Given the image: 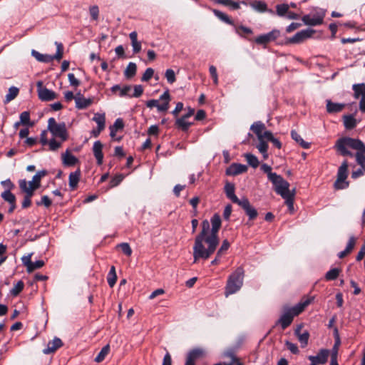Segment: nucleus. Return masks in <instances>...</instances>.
I'll use <instances>...</instances> for the list:
<instances>
[{
	"label": "nucleus",
	"instance_id": "obj_1",
	"mask_svg": "<svg viewBox=\"0 0 365 365\" xmlns=\"http://www.w3.org/2000/svg\"><path fill=\"white\" fill-rule=\"evenodd\" d=\"M222 224L219 214L215 213L210 222L204 220L201 223V232L196 236L193 246L194 263L200 259H207L215 251L218 244V232Z\"/></svg>",
	"mask_w": 365,
	"mask_h": 365
},
{
	"label": "nucleus",
	"instance_id": "obj_2",
	"mask_svg": "<svg viewBox=\"0 0 365 365\" xmlns=\"http://www.w3.org/2000/svg\"><path fill=\"white\" fill-rule=\"evenodd\" d=\"M334 148L342 156L355 157L357 164L365 170V145L361 140L341 138L336 140Z\"/></svg>",
	"mask_w": 365,
	"mask_h": 365
},
{
	"label": "nucleus",
	"instance_id": "obj_3",
	"mask_svg": "<svg viewBox=\"0 0 365 365\" xmlns=\"http://www.w3.org/2000/svg\"><path fill=\"white\" fill-rule=\"evenodd\" d=\"M269 180L274 185L275 192L285 200V203L290 211L294 210V197L295 190H289V183L279 175H272Z\"/></svg>",
	"mask_w": 365,
	"mask_h": 365
},
{
	"label": "nucleus",
	"instance_id": "obj_4",
	"mask_svg": "<svg viewBox=\"0 0 365 365\" xmlns=\"http://www.w3.org/2000/svg\"><path fill=\"white\" fill-rule=\"evenodd\" d=\"M312 301V299L308 298L292 307L284 308V312L278 319L277 324L281 325L282 329H285L292 324L294 317L302 312Z\"/></svg>",
	"mask_w": 365,
	"mask_h": 365
},
{
	"label": "nucleus",
	"instance_id": "obj_5",
	"mask_svg": "<svg viewBox=\"0 0 365 365\" xmlns=\"http://www.w3.org/2000/svg\"><path fill=\"white\" fill-rule=\"evenodd\" d=\"M243 277L244 270L242 267H238L229 276L225 292L226 297L233 294L240 289L243 284Z\"/></svg>",
	"mask_w": 365,
	"mask_h": 365
},
{
	"label": "nucleus",
	"instance_id": "obj_6",
	"mask_svg": "<svg viewBox=\"0 0 365 365\" xmlns=\"http://www.w3.org/2000/svg\"><path fill=\"white\" fill-rule=\"evenodd\" d=\"M48 130L53 137L59 138L61 142L66 141L68 138L66 123L63 122L57 123L53 118H50L48 120Z\"/></svg>",
	"mask_w": 365,
	"mask_h": 365
},
{
	"label": "nucleus",
	"instance_id": "obj_7",
	"mask_svg": "<svg viewBox=\"0 0 365 365\" xmlns=\"http://www.w3.org/2000/svg\"><path fill=\"white\" fill-rule=\"evenodd\" d=\"M170 95L168 90H166L160 96L159 100L151 99L146 102V106L150 108L156 107L158 112H166L169 109Z\"/></svg>",
	"mask_w": 365,
	"mask_h": 365
},
{
	"label": "nucleus",
	"instance_id": "obj_8",
	"mask_svg": "<svg viewBox=\"0 0 365 365\" xmlns=\"http://www.w3.org/2000/svg\"><path fill=\"white\" fill-rule=\"evenodd\" d=\"M349 164L346 160H344L337 171V179L334 182V187L336 190H342L348 187L349 182L346 181L348 176Z\"/></svg>",
	"mask_w": 365,
	"mask_h": 365
},
{
	"label": "nucleus",
	"instance_id": "obj_9",
	"mask_svg": "<svg viewBox=\"0 0 365 365\" xmlns=\"http://www.w3.org/2000/svg\"><path fill=\"white\" fill-rule=\"evenodd\" d=\"M325 16V11L320 9L317 11L313 15L307 14L304 15L302 20L305 25L308 26H318L322 24L324 18Z\"/></svg>",
	"mask_w": 365,
	"mask_h": 365
},
{
	"label": "nucleus",
	"instance_id": "obj_10",
	"mask_svg": "<svg viewBox=\"0 0 365 365\" xmlns=\"http://www.w3.org/2000/svg\"><path fill=\"white\" fill-rule=\"evenodd\" d=\"M354 91V97L356 99H360L359 109L362 113H365V84H354L352 86Z\"/></svg>",
	"mask_w": 365,
	"mask_h": 365
},
{
	"label": "nucleus",
	"instance_id": "obj_11",
	"mask_svg": "<svg viewBox=\"0 0 365 365\" xmlns=\"http://www.w3.org/2000/svg\"><path fill=\"white\" fill-rule=\"evenodd\" d=\"M36 87L38 98L42 101H49L56 98V93L44 87L42 81H38L36 83Z\"/></svg>",
	"mask_w": 365,
	"mask_h": 365
},
{
	"label": "nucleus",
	"instance_id": "obj_12",
	"mask_svg": "<svg viewBox=\"0 0 365 365\" xmlns=\"http://www.w3.org/2000/svg\"><path fill=\"white\" fill-rule=\"evenodd\" d=\"M280 32L279 30L273 29L269 33L262 34L256 37L255 41L259 45L265 46L268 43L274 41L279 36Z\"/></svg>",
	"mask_w": 365,
	"mask_h": 365
},
{
	"label": "nucleus",
	"instance_id": "obj_13",
	"mask_svg": "<svg viewBox=\"0 0 365 365\" xmlns=\"http://www.w3.org/2000/svg\"><path fill=\"white\" fill-rule=\"evenodd\" d=\"M314 31L312 29H307L302 30L295 34L292 38L289 39V42L291 43H300L304 42L305 40L312 37Z\"/></svg>",
	"mask_w": 365,
	"mask_h": 365
},
{
	"label": "nucleus",
	"instance_id": "obj_14",
	"mask_svg": "<svg viewBox=\"0 0 365 365\" xmlns=\"http://www.w3.org/2000/svg\"><path fill=\"white\" fill-rule=\"evenodd\" d=\"M245 212L246 215L249 217L250 220H255L258 215L257 210L251 205L247 198L243 197L240 200L238 204Z\"/></svg>",
	"mask_w": 365,
	"mask_h": 365
},
{
	"label": "nucleus",
	"instance_id": "obj_15",
	"mask_svg": "<svg viewBox=\"0 0 365 365\" xmlns=\"http://www.w3.org/2000/svg\"><path fill=\"white\" fill-rule=\"evenodd\" d=\"M329 356V351L328 349H321L317 356H309L308 359L314 365L325 364Z\"/></svg>",
	"mask_w": 365,
	"mask_h": 365
},
{
	"label": "nucleus",
	"instance_id": "obj_16",
	"mask_svg": "<svg viewBox=\"0 0 365 365\" xmlns=\"http://www.w3.org/2000/svg\"><path fill=\"white\" fill-rule=\"evenodd\" d=\"M63 346L61 339L55 337L52 341H48L46 349L43 350L44 354H50L55 352L58 349Z\"/></svg>",
	"mask_w": 365,
	"mask_h": 365
},
{
	"label": "nucleus",
	"instance_id": "obj_17",
	"mask_svg": "<svg viewBox=\"0 0 365 365\" xmlns=\"http://www.w3.org/2000/svg\"><path fill=\"white\" fill-rule=\"evenodd\" d=\"M247 167L245 165L233 163L227 170L226 174L227 175H237L245 173Z\"/></svg>",
	"mask_w": 365,
	"mask_h": 365
},
{
	"label": "nucleus",
	"instance_id": "obj_18",
	"mask_svg": "<svg viewBox=\"0 0 365 365\" xmlns=\"http://www.w3.org/2000/svg\"><path fill=\"white\" fill-rule=\"evenodd\" d=\"M124 127L123 121L121 118H117L114 122L113 125H110V135L115 140L120 141L121 140V137L115 138L116 133L118 130H122Z\"/></svg>",
	"mask_w": 365,
	"mask_h": 365
},
{
	"label": "nucleus",
	"instance_id": "obj_19",
	"mask_svg": "<svg viewBox=\"0 0 365 365\" xmlns=\"http://www.w3.org/2000/svg\"><path fill=\"white\" fill-rule=\"evenodd\" d=\"M76 107L78 109H85L93 103L91 98H86L83 95L78 93L75 97Z\"/></svg>",
	"mask_w": 365,
	"mask_h": 365
},
{
	"label": "nucleus",
	"instance_id": "obj_20",
	"mask_svg": "<svg viewBox=\"0 0 365 365\" xmlns=\"http://www.w3.org/2000/svg\"><path fill=\"white\" fill-rule=\"evenodd\" d=\"M103 144L101 141L97 140L93 143V155L97 160L98 165H101L103 163V154L102 152Z\"/></svg>",
	"mask_w": 365,
	"mask_h": 365
},
{
	"label": "nucleus",
	"instance_id": "obj_21",
	"mask_svg": "<svg viewBox=\"0 0 365 365\" xmlns=\"http://www.w3.org/2000/svg\"><path fill=\"white\" fill-rule=\"evenodd\" d=\"M225 192L227 197L232 200V202L239 204L241 199H239L235 194V185L232 183L227 182L225 185Z\"/></svg>",
	"mask_w": 365,
	"mask_h": 365
},
{
	"label": "nucleus",
	"instance_id": "obj_22",
	"mask_svg": "<svg viewBox=\"0 0 365 365\" xmlns=\"http://www.w3.org/2000/svg\"><path fill=\"white\" fill-rule=\"evenodd\" d=\"M19 185L21 190L25 193V197H28L31 199L34 194V191L36 189L31 187V186H28V182L25 179H21L19 180Z\"/></svg>",
	"mask_w": 365,
	"mask_h": 365
},
{
	"label": "nucleus",
	"instance_id": "obj_23",
	"mask_svg": "<svg viewBox=\"0 0 365 365\" xmlns=\"http://www.w3.org/2000/svg\"><path fill=\"white\" fill-rule=\"evenodd\" d=\"M250 6L256 11H258L260 13L269 11L271 14H274V11L272 10L267 9V4L262 1H253L250 3Z\"/></svg>",
	"mask_w": 365,
	"mask_h": 365
},
{
	"label": "nucleus",
	"instance_id": "obj_24",
	"mask_svg": "<svg viewBox=\"0 0 365 365\" xmlns=\"http://www.w3.org/2000/svg\"><path fill=\"white\" fill-rule=\"evenodd\" d=\"M345 107L344 103H333L330 100H327V110L329 113H336L341 111Z\"/></svg>",
	"mask_w": 365,
	"mask_h": 365
},
{
	"label": "nucleus",
	"instance_id": "obj_25",
	"mask_svg": "<svg viewBox=\"0 0 365 365\" xmlns=\"http://www.w3.org/2000/svg\"><path fill=\"white\" fill-rule=\"evenodd\" d=\"M300 329L301 327H299L297 329H296L294 333L298 337V340L301 344V346L304 348L308 344L309 334L307 331H305L303 333H300Z\"/></svg>",
	"mask_w": 365,
	"mask_h": 365
},
{
	"label": "nucleus",
	"instance_id": "obj_26",
	"mask_svg": "<svg viewBox=\"0 0 365 365\" xmlns=\"http://www.w3.org/2000/svg\"><path fill=\"white\" fill-rule=\"evenodd\" d=\"M81 171L79 169L75 172L71 173L68 178V185L71 190H74L79 182Z\"/></svg>",
	"mask_w": 365,
	"mask_h": 365
},
{
	"label": "nucleus",
	"instance_id": "obj_27",
	"mask_svg": "<svg viewBox=\"0 0 365 365\" xmlns=\"http://www.w3.org/2000/svg\"><path fill=\"white\" fill-rule=\"evenodd\" d=\"M203 355V350L200 349H195L190 351L187 356L186 361L195 365V361Z\"/></svg>",
	"mask_w": 365,
	"mask_h": 365
},
{
	"label": "nucleus",
	"instance_id": "obj_28",
	"mask_svg": "<svg viewBox=\"0 0 365 365\" xmlns=\"http://www.w3.org/2000/svg\"><path fill=\"white\" fill-rule=\"evenodd\" d=\"M250 130L256 134L258 139H261L262 138V133L265 130V125L262 122L257 121L251 125Z\"/></svg>",
	"mask_w": 365,
	"mask_h": 365
},
{
	"label": "nucleus",
	"instance_id": "obj_29",
	"mask_svg": "<svg viewBox=\"0 0 365 365\" xmlns=\"http://www.w3.org/2000/svg\"><path fill=\"white\" fill-rule=\"evenodd\" d=\"M62 160L63 163L66 166H72L74 165L78 159L72 155L68 150H66L65 153L62 154Z\"/></svg>",
	"mask_w": 365,
	"mask_h": 365
},
{
	"label": "nucleus",
	"instance_id": "obj_30",
	"mask_svg": "<svg viewBox=\"0 0 365 365\" xmlns=\"http://www.w3.org/2000/svg\"><path fill=\"white\" fill-rule=\"evenodd\" d=\"M31 55L39 62L50 63L53 61L51 55L42 54L34 49L31 51Z\"/></svg>",
	"mask_w": 365,
	"mask_h": 365
},
{
	"label": "nucleus",
	"instance_id": "obj_31",
	"mask_svg": "<svg viewBox=\"0 0 365 365\" xmlns=\"http://www.w3.org/2000/svg\"><path fill=\"white\" fill-rule=\"evenodd\" d=\"M93 120L97 123V127L100 128V130H104L106 126L105 113H95Z\"/></svg>",
	"mask_w": 365,
	"mask_h": 365
},
{
	"label": "nucleus",
	"instance_id": "obj_32",
	"mask_svg": "<svg viewBox=\"0 0 365 365\" xmlns=\"http://www.w3.org/2000/svg\"><path fill=\"white\" fill-rule=\"evenodd\" d=\"M219 4L228 7L231 10H237L240 8V4L232 0H216Z\"/></svg>",
	"mask_w": 365,
	"mask_h": 365
},
{
	"label": "nucleus",
	"instance_id": "obj_33",
	"mask_svg": "<svg viewBox=\"0 0 365 365\" xmlns=\"http://www.w3.org/2000/svg\"><path fill=\"white\" fill-rule=\"evenodd\" d=\"M212 12L215 14V16L216 17H217L222 21H223L229 25L234 26V24H235L234 21L232 19H230V18L225 13H223L217 9H212Z\"/></svg>",
	"mask_w": 365,
	"mask_h": 365
},
{
	"label": "nucleus",
	"instance_id": "obj_34",
	"mask_svg": "<svg viewBox=\"0 0 365 365\" xmlns=\"http://www.w3.org/2000/svg\"><path fill=\"white\" fill-rule=\"evenodd\" d=\"M340 344L339 338H337L336 342L332 348L331 353V362L330 365H339L337 363V356H338V348Z\"/></svg>",
	"mask_w": 365,
	"mask_h": 365
},
{
	"label": "nucleus",
	"instance_id": "obj_35",
	"mask_svg": "<svg viewBox=\"0 0 365 365\" xmlns=\"http://www.w3.org/2000/svg\"><path fill=\"white\" fill-rule=\"evenodd\" d=\"M233 26H234L235 33L241 37H244L245 35H250L253 33L252 30L250 28L242 26V25L237 26V25L234 24Z\"/></svg>",
	"mask_w": 365,
	"mask_h": 365
},
{
	"label": "nucleus",
	"instance_id": "obj_36",
	"mask_svg": "<svg viewBox=\"0 0 365 365\" xmlns=\"http://www.w3.org/2000/svg\"><path fill=\"white\" fill-rule=\"evenodd\" d=\"M291 136L292 139L298 143L303 148L307 149L309 148L310 144L307 142H305L297 131L292 130Z\"/></svg>",
	"mask_w": 365,
	"mask_h": 365
},
{
	"label": "nucleus",
	"instance_id": "obj_37",
	"mask_svg": "<svg viewBox=\"0 0 365 365\" xmlns=\"http://www.w3.org/2000/svg\"><path fill=\"white\" fill-rule=\"evenodd\" d=\"M259 143L257 145V148L262 154L263 158L267 159L268 158V144L267 143L263 140L262 138L258 139Z\"/></svg>",
	"mask_w": 365,
	"mask_h": 365
},
{
	"label": "nucleus",
	"instance_id": "obj_38",
	"mask_svg": "<svg viewBox=\"0 0 365 365\" xmlns=\"http://www.w3.org/2000/svg\"><path fill=\"white\" fill-rule=\"evenodd\" d=\"M344 125L346 129H352L356 125V120L352 115H344Z\"/></svg>",
	"mask_w": 365,
	"mask_h": 365
},
{
	"label": "nucleus",
	"instance_id": "obj_39",
	"mask_svg": "<svg viewBox=\"0 0 365 365\" xmlns=\"http://www.w3.org/2000/svg\"><path fill=\"white\" fill-rule=\"evenodd\" d=\"M109 351H110V346L108 344L104 346L101 349V350L100 351L98 354L96 356V357L95 358V361L98 362V363L103 361L105 359L106 356L109 353Z\"/></svg>",
	"mask_w": 365,
	"mask_h": 365
},
{
	"label": "nucleus",
	"instance_id": "obj_40",
	"mask_svg": "<svg viewBox=\"0 0 365 365\" xmlns=\"http://www.w3.org/2000/svg\"><path fill=\"white\" fill-rule=\"evenodd\" d=\"M245 158H246L247 163L251 167L256 168L259 166V162L255 155L251 153H246L245 154Z\"/></svg>",
	"mask_w": 365,
	"mask_h": 365
},
{
	"label": "nucleus",
	"instance_id": "obj_41",
	"mask_svg": "<svg viewBox=\"0 0 365 365\" xmlns=\"http://www.w3.org/2000/svg\"><path fill=\"white\" fill-rule=\"evenodd\" d=\"M137 66L135 63L130 62L125 71V76L127 78H131L135 75Z\"/></svg>",
	"mask_w": 365,
	"mask_h": 365
},
{
	"label": "nucleus",
	"instance_id": "obj_42",
	"mask_svg": "<svg viewBox=\"0 0 365 365\" xmlns=\"http://www.w3.org/2000/svg\"><path fill=\"white\" fill-rule=\"evenodd\" d=\"M176 125L182 130L186 131L188 130L191 123L187 121V118H185V116L183 115L176 120Z\"/></svg>",
	"mask_w": 365,
	"mask_h": 365
},
{
	"label": "nucleus",
	"instance_id": "obj_43",
	"mask_svg": "<svg viewBox=\"0 0 365 365\" xmlns=\"http://www.w3.org/2000/svg\"><path fill=\"white\" fill-rule=\"evenodd\" d=\"M1 197L9 203H15L16 202V197L11 192V190H6L1 195Z\"/></svg>",
	"mask_w": 365,
	"mask_h": 365
},
{
	"label": "nucleus",
	"instance_id": "obj_44",
	"mask_svg": "<svg viewBox=\"0 0 365 365\" xmlns=\"http://www.w3.org/2000/svg\"><path fill=\"white\" fill-rule=\"evenodd\" d=\"M63 142H61V140H56L54 137L48 140L47 145H48V149L51 151L57 150L62 145Z\"/></svg>",
	"mask_w": 365,
	"mask_h": 365
},
{
	"label": "nucleus",
	"instance_id": "obj_45",
	"mask_svg": "<svg viewBox=\"0 0 365 365\" xmlns=\"http://www.w3.org/2000/svg\"><path fill=\"white\" fill-rule=\"evenodd\" d=\"M340 272V269L333 268L327 272L325 278L327 280H334L338 277Z\"/></svg>",
	"mask_w": 365,
	"mask_h": 365
},
{
	"label": "nucleus",
	"instance_id": "obj_46",
	"mask_svg": "<svg viewBox=\"0 0 365 365\" xmlns=\"http://www.w3.org/2000/svg\"><path fill=\"white\" fill-rule=\"evenodd\" d=\"M24 284L22 281H19L11 289L10 293L12 296H17L24 289Z\"/></svg>",
	"mask_w": 365,
	"mask_h": 365
},
{
	"label": "nucleus",
	"instance_id": "obj_47",
	"mask_svg": "<svg viewBox=\"0 0 365 365\" xmlns=\"http://www.w3.org/2000/svg\"><path fill=\"white\" fill-rule=\"evenodd\" d=\"M289 6L286 4H278L276 6V12L277 14L279 16H284L287 13H288Z\"/></svg>",
	"mask_w": 365,
	"mask_h": 365
},
{
	"label": "nucleus",
	"instance_id": "obj_48",
	"mask_svg": "<svg viewBox=\"0 0 365 365\" xmlns=\"http://www.w3.org/2000/svg\"><path fill=\"white\" fill-rule=\"evenodd\" d=\"M19 93V88L14 86L11 87L9 89V92L6 96V101H11V100L14 99Z\"/></svg>",
	"mask_w": 365,
	"mask_h": 365
},
{
	"label": "nucleus",
	"instance_id": "obj_49",
	"mask_svg": "<svg viewBox=\"0 0 365 365\" xmlns=\"http://www.w3.org/2000/svg\"><path fill=\"white\" fill-rule=\"evenodd\" d=\"M55 44L56 45V53H55V55L51 56V58H53V61L54 59L60 60L63 57V47L62 43L56 42Z\"/></svg>",
	"mask_w": 365,
	"mask_h": 365
},
{
	"label": "nucleus",
	"instance_id": "obj_50",
	"mask_svg": "<svg viewBox=\"0 0 365 365\" xmlns=\"http://www.w3.org/2000/svg\"><path fill=\"white\" fill-rule=\"evenodd\" d=\"M20 121L24 125H33L30 123V113L28 111H24L20 114Z\"/></svg>",
	"mask_w": 365,
	"mask_h": 365
},
{
	"label": "nucleus",
	"instance_id": "obj_51",
	"mask_svg": "<svg viewBox=\"0 0 365 365\" xmlns=\"http://www.w3.org/2000/svg\"><path fill=\"white\" fill-rule=\"evenodd\" d=\"M131 91L132 86H124L121 88L120 92L119 93V96L120 97H128L131 98Z\"/></svg>",
	"mask_w": 365,
	"mask_h": 365
},
{
	"label": "nucleus",
	"instance_id": "obj_52",
	"mask_svg": "<svg viewBox=\"0 0 365 365\" xmlns=\"http://www.w3.org/2000/svg\"><path fill=\"white\" fill-rule=\"evenodd\" d=\"M124 175L119 174L113 177L110 181V185L111 187L118 185L123 180Z\"/></svg>",
	"mask_w": 365,
	"mask_h": 365
},
{
	"label": "nucleus",
	"instance_id": "obj_53",
	"mask_svg": "<svg viewBox=\"0 0 365 365\" xmlns=\"http://www.w3.org/2000/svg\"><path fill=\"white\" fill-rule=\"evenodd\" d=\"M122 252L127 256H130L132 255V250L128 243L123 242L118 245Z\"/></svg>",
	"mask_w": 365,
	"mask_h": 365
},
{
	"label": "nucleus",
	"instance_id": "obj_54",
	"mask_svg": "<svg viewBox=\"0 0 365 365\" xmlns=\"http://www.w3.org/2000/svg\"><path fill=\"white\" fill-rule=\"evenodd\" d=\"M143 93V87L141 85H135L133 87V92H131V98H138Z\"/></svg>",
	"mask_w": 365,
	"mask_h": 365
},
{
	"label": "nucleus",
	"instance_id": "obj_55",
	"mask_svg": "<svg viewBox=\"0 0 365 365\" xmlns=\"http://www.w3.org/2000/svg\"><path fill=\"white\" fill-rule=\"evenodd\" d=\"M165 78L169 83H173L176 80L174 71L173 69H167L165 71Z\"/></svg>",
	"mask_w": 365,
	"mask_h": 365
},
{
	"label": "nucleus",
	"instance_id": "obj_56",
	"mask_svg": "<svg viewBox=\"0 0 365 365\" xmlns=\"http://www.w3.org/2000/svg\"><path fill=\"white\" fill-rule=\"evenodd\" d=\"M261 170H262L264 173H267V177H268V179H269V180H271V179H272V175H277V173H272V168H271V166H269V165L265 164V163H264V164H262V165H261Z\"/></svg>",
	"mask_w": 365,
	"mask_h": 365
},
{
	"label": "nucleus",
	"instance_id": "obj_57",
	"mask_svg": "<svg viewBox=\"0 0 365 365\" xmlns=\"http://www.w3.org/2000/svg\"><path fill=\"white\" fill-rule=\"evenodd\" d=\"M44 265V262L43 260H37L34 262H32L31 266L29 267L28 272H31L35 269H39Z\"/></svg>",
	"mask_w": 365,
	"mask_h": 365
},
{
	"label": "nucleus",
	"instance_id": "obj_58",
	"mask_svg": "<svg viewBox=\"0 0 365 365\" xmlns=\"http://www.w3.org/2000/svg\"><path fill=\"white\" fill-rule=\"evenodd\" d=\"M154 70L152 68H148L144 72L141 80L143 81H148L153 76Z\"/></svg>",
	"mask_w": 365,
	"mask_h": 365
},
{
	"label": "nucleus",
	"instance_id": "obj_59",
	"mask_svg": "<svg viewBox=\"0 0 365 365\" xmlns=\"http://www.w3.org/2000/svg\"><path fill=\"white\" fill-rule=\"evenodd\" d=\"M356 239L355 237L351 236L349 237V241L347 242L346 247L345 250H346V252L350 253L352 250L354 249L355 244H356Z\"/></svg>",
	"mask_w": 365,
	"mask_h": 365
},
{
	"label": "nucleus",
	"instance_id": "obj_60",
	"mask_svg": "<svg viewBox=\"0 0 365 365\" xmlns=\"http://www.w3.org/2000/svg\"><path fill=\"white\" fill-rule=\"evenodd\" d=\"M28 182V186H31L34 189H38L41 185V180L38 178L37 176L34 175L32 180Z\"/></svg>",
	"mask_w": 365,
	"mask_h": 365
},
{
	"label": "nucleus",
	"instance_id": "obj_61",
	"mask_svg": "<svg viewBox=\"0 0 365 365\" xmlns=\"http://www.w3.org/2000/svg\"><path fill=\"white\" fill-rule=\"evenodd\" d=\"M90 14L93 20H97L99 14V9L97 6H93L90 8Z\"/></svg>",
	"mask_w": 365,
	"mask_h": 365
},
{
	"label": "nucleus",
	"instance_id": "obj_62",
	"mask_svg": "<svg viewBox=\"0 0 365 365\" xmlns=\"http://www.w3.org/2000/svg\"><path fill=\"white\" fill-rule=\"evenodd\" d=\"M37 205H43L45 207H48L51 205V200L47 195H43L41 197V202H36Z\"/></svg>",
	"mask_w": 365,
	"mask_h": 365
},
{
	"label": "nucleus",
	"instance_id": "obj_63",
	"mask_svg": "<svg viewBox=\"0 0 365 365\" xmlns=\"http://www.w3.org/2000/svg\"><path fill=\"white\" fill-rule=\"evenodd\" d=\"M364 173H365L364 168L360 167L359 169H357L351 173V178L354 179H356V178L364 175Z\"/></svg>",
	"mask_w": 365,
	"mask_h": 365
},
{
	"label": "nucleus",
	"instance_id": "obj_64",
	"mask_svg": "<svg viewBox=\"0 0 365 365\" xmlns=\"http://www.w3.org/2000/svg\"><path fill=\"white\" fill-rule=\"evenodd\" d=\"M286 346H287V348L292 353V354H297L299 352V349H298V346H297V344H294V343H292V342H289V341H286Z\"/></svg>",
	"mask_w": 365,
	"mask_h": 365
}]
</instances>
